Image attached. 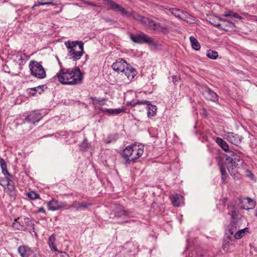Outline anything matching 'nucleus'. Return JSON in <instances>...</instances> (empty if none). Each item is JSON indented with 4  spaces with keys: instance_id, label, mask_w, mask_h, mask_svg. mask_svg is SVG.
Masks as SVG:
<instances>
[{
    "instance_id": "obj_39",
    "label": "nucleus",
    "mask_w": 257,
    "mask_h": 257,
    "mask_svg": "<svg viewBox=\"0 0 257 257\" xmlns=\"http://www.w3.org/2000/svg\"><path fill=\"white\" fill-rule=\"evenodd\" d=\"M229 245V241H227L226 242V240H224V243L223 244L222 248L224 251H228V246Z\"/></svg>"
},
{
    "instance_id": "obj_46",
    "label": "nucleus",
    "mask_w": 257,
    "mask_h": 257,
    "mask_svg": "<svg viewBox=\"0 0 257 257\" xmlns=\"http://www.w3.org/2000/svg\"><path fill=\"white\" fill-rule=\"evenodd\" d=\"M4 178H0V185L5 187V186L2 184V182L4 181Z\"/></svg>"
},
{
    "instance_id": "obj_43",
    "label": "nucleus",
    "mask_w": 257,
    "mask_h": 257,
    "mask_svg": "<svg viewBox=\"0 0 257 257\" xmlns=\"http://www.w3.org/2000/svg\"><path fill=\"white\" fill-rule=\"evenodd\" d=\"M172 77L173 78V81L174 83L178 81V80H179V77L177 76L173 75L172 76Z\"/></svg>"
},
{
    "instance_id": "obj_17",
    "label": "nucleus",
    "mask_w": 257,
    "mask_h": 257,
    "mask_svg": "<svg viewBox=\"0 0 257 257\" xmlns=\"http://www.w3.org/2000/svg\"><path fill=\"white\" fill-rule=\"evenodd\" d=\"M132 158H131L132 163L139 158L144 152V147L143 146L134 144L132 145Z\"/></svg>"
},
{
    "instance_id": "obj_18",
    "label": "nucleus",
    "mask_w": 257,
    "mask_h": 257,
    "mask_svg": "<svg viewBox=\"0 0 257 257\" xmlns=\"http://www.w3.org/2000/svg\"><path fill=\"white\" fill-rule=\"evenodd\" d=\"M225 136L229 142L236 146L240 144L242 139L241 136L232 132L226 133Z\"/></svg>"
},
{
    "instance_id": "obj_12",
    "label": "nucleus",
    "mask_w": 257,
    "mask_h": 257,
    "mask_svg": "<svg viewBox=\"0 0 257 257\" xmlns=\"http://www.w3.org/2000/svg\"><path fill=\"white\" fill-rule=\"evenodd\" d=\"M18 250L21 257H38L34 251L27 245L19 246Z\"/></svg>"
},
{
    "instance_id": "obj_50",
    "label": "nucleus",
    "mask_w": 257,
    "mask_h": 257,
    "mask_svg": "<svg viewBox=\"0 0 257 257\" xmlns=\"http://www.w3.org/2000/svg\"><path fill=\"white\" fill-rule=\"evenodd\" d=\"M36 6H35V5L33 6V7L32 8V9H35L36 8Z\"/></svg>"
},
{
    "instance_id": "obj_8",
    "label": "nucleus",
    "mask_w": 257,
    "mask_h": 257,
    "mask_svg": "<svg viewBox=\"0 0 257 257\" xmlns=\"http://www.w3.org/2000/svg\"><path fill=\"white\" fill-rule=\"evenodd\" d=\"M103 4L109 6L110 9L113 11L119 12L122 15L125 16L127 17H132V15L134 13H128L124 8L111 0H103Z\"/></svg>"
},
{
    "instance_id": "obj_55",
    "label": "nucleus",
    "mask_w": 257,
    "mask_h": 257,
    "mask_svg": "<svg viewBox=\"0 0 257 257\" xmlns=\"http://www.w3.org/2000/svg\"><path fill=\"white\" fill-rule=\"evenodd\" d=\"M49 1H51V0H49Z\"/></svg>"
},
{
    "instance_id": "obj_7",
    "label": "nucleus",
    "mask_w": 257,
    "mask_h": 257,
    "mask_svg": "<svg viewBox=\"0 0 257 257\" xmlns=\"http://www.w3.org/2000/svg\"><path fill=\"white\" fill-rule=\"evenodd\" d=\"M132 17L135 20L139 21L146 28L155 31L159 25L148 18L142 16L137 13H134Z\"/></svg>"
},
{
    "instance_id": "obj_51",
    "label": "nucleus",
    "mask_w": 257,
    "mask_h": 257,
    "mask_svg": "<svg viewBox=\"0 0 257 257\" xmlns=\"http://www.w3.org/2000/svg\"><path fill=\"white\" fill-rule=\"evenodd\" d=\"M36 6H35V5L33 6V7L32 8V9H35L36 8Z\"/></svg>"
},
{
    "instance_id": "obj_9",
    "label": "nucleus",
    "mask_w": 257,
    "mask_h": 257,
    "mask_svg": "<svg viewBox=\"0 0 257 257\" xmlns=\"http://www.w3.org/2000/svg\"><path fill=\"white\" fill-rule=\"evenodd\" d=\"M18 219H16L15 220V222H13L12 226L13 227H15V225H16V227L22 231H26L28 230V229L29 228H32L33 232H34V234L36 236H37V233L35 231L34 228V224L32 221L31 219L29 217H25L24 218V223L26 224L27 227L24 226V225H21L19 222H17Z\"/></svg>"
},
{
    "instance_id": "obj_49",
    "label": "nucleus",
    "mask_w": 257,
    "mask_h": 257,
    "mask_svg": "<svg viewBox=\"0 0 257 257\" xmlns=\"http://www.w3.org/2000/svg\"><path fill=\"white\" fill-rule=\"evenodd\" d=\"M253 176V174H250V177L252 178V177Z\"/></svg>"
},
{
    "instance_id": "obj_16",
    "label": "nucleus",
    "mask_w": 257,
    "mask_h": 257,
    "mask_svg": "<svg viewBox=\"0 0 257 257\" xmlns=\"http://www.w3.org/2000/svg\"><path fill=\"white\" fill-rule=\"evenodd\" d=\"M202 94L208 100L214 102L218 100V98L217 94L207 86H205L203 88Z\"/></svg>"
},
{
    "instance_id": "obj_30",
    "label": "nucleus",
    "mask_w": 257,
    "mask_h": 257,
    "mask_svg": "<svg viewBox=\"0 0 257 257\" xmlns=\"http://www.w3.org/2000/svg\"><path fill=\"white\" fill-rule=\"evenodd\" d=\"M207 56L210 59L215 60L218 56V52L214 50H208L206 53Z\"/></svg>"
},
{
    "instance_id": "obj_11",
    "label": "nucleus",
    "mask_w": 257,
    "mask_h": 257,
    "mask_svg": "<svg viewBox=\"0 0 257 257\" xmlns=\"http://www.w3.org/2000/svg\"><path fill=\"white\" fill-rule=\"evenodd\" d=\"M138 105H143L146 106L145 108L147 110V115L149 117H153L156 114V106L151 104L149 101L138 100L133 106H135Z\"/></svg>"
},
{
    "instance_id": "obj_33",
    "label": "nucleus",
    "mask_w": 257,
    "mask_h": 257,
    "mask_svg": "<svg viewBox=\"0 0 257 257\" xmlns=\"http://www.w3.org/2000/svg\"><path fill=\"white\" fill-rule=\"evenodd\" d=\"M27 196L31 200H34L36 199H40V195L34 191H31L27 193Z\"/></svg>"
},
{
    "instance_id": "obj_31",
    "label": "nucleus",
    "mask_w": 257,
    "mask_h": 257,
    "mask_svg": "<svg viewBox=\"0 0 257 257\" xmlns=\"http://www.w3.org/2000/svg\"><path fill=\"white\" fill-rule=\"evenodd\" d=\"M90 99L93 101V104H98L100 106L104 105L106 104V99L104 98L96 99L95 97L91 96Z\"/></svg>"
},
{
    "instance_id": "obj_6",
    "label": "nucleus",
    "mask_w": 257,
    "mask_h": 257,
    "mask_svg": "<svg viewBox=\"0 0 257 257\" xmlns=\"http://www.w3.org/2000/svg\"><path fill=\"white\" fill-rule=\"evenodd\" d=\"M239 163H242L240 157L233 151L229 152V155L226 156L225 162L228 171L231 173V170L237 167Z\"/></svg>"
},
{
    "instance_id": "obj_3",
    "label": "nucleus",
    "mask_w": 257,
    "mask_h": 257,
    "mask_svg": "<svg viewBox=\"0 0 257 257\" xmlns=\"http://www.w3.org/2000/svg\"><path fill=\"white\" fill-rule=\"evenodd\" d=\"M66 47L69 49L68 56L73 60L76 61L79 60L82 56L83 51L84 43L82 41L65 42Z\"/></svg>"
},
{
    "instance_id": "obj_44",
    "label": "nucleus",
    "mask_w": 257,
    "mask_h": 257,
    "mask_svg": "<svg viewBox=\"0 0 257 257\" xmlns=\"http://www.w3.org/2000/svg\"><path fill=\"white\" fill-rule=\"evenodd\" d=\"M38 213H45V210L43 207H40L37 211Z\"/></svg>"
},
{
    "instance_id": "obj_40",
    "label": "nucleus",
    "mask_w": 257,
    "mask_h": 257,
    "mask_svg": "<svg viewBox=\"0 0 257 257\" xmlns=\"http://www.w3.org/2000/svg\"><path fill=\"white\" fill-rule=\"evenodd\" d=\"M169 32V29L168 27L162 26V33H163L164 35H167Z\"/></svg>"
},
{
    "instance_id": "obj_25",
    "label": "nucleus",
    "mask_w": 257,
    "mask_h": 257,
    "mask_svg": "<svg viewBox=\"0 0 257 257\" xmlns=\"http://www.w3.org/2000/svg\"><path fill=\"white\" fill-rule=\"evenodd\" d=\"M99 109L102 112H107L110 113L111 114L117 115L121 112L124 111V108H115V109H107V108H103L102 107L99 108Z\"/></svg>"
},
{
    "instance_id": "obj_54",
    "label": "nucleus",
    "mask_w": 257,
    "mask_h": 257,
    "mask_svg": "<svg viewBox=\"0 0 257 257\" xmlns=\"http://www.w3.org/2000/svg\"><path fill=\"white\" fill-rule=\"evenodd\" d=\"M64 254H66V253L65 252V253H62V256H63Z\"/></svg>"
},
{
    "instance_id": "obj_47",
    "label": "nucleus",
    "mask_w": 257,
    "mask_h": 257,
    "mask_svg": "<svg viewBox=\"0 0 257 257\" xmlns=\"http://www.w3.org/2000/svg\"><path fill=\"white\" fill-rule=\"evenodd\" d=\"M28 230H29V232L30 233L33 235V233H34V232H33V230H32V228H29V229H28Z\"/></svg>"
},
{
    "instance_id": "obj_24",
    "label": "nucleus",
    "mask_w": 257,
    "mask_h": 257,
    "mask_svg": "<svg viewBox=\"0 0 257 257\" xmlns=\"http://www.w3.org/2000/svg\"><path fill=\"white\" fill-rule=\"evenodd\" d=\"M171 202L173 206L178 207L183 201V197L178 194H174L170 197Z\"/></svg>"
},
{
    "instance_id": "obj_38",
    "label": "nucleus",
    "mask_w": 257,
    "mask_h": 257,
    "mask_svg": "<svg viewBox=\"0 0 257 257\" xmlns=\"http://www.w3.org/2000/svg\"><path fill=\"white\" fill-rule=\"evenodd\" d=\"M225 152H228L229 154V152H230L231 151H229V146L227 144L226 142L223 144V145H222L220 147Z\"/></svg>"
},
{
    "instance_id": "obj_23",
    "label": "nucleus",
    "mask_w": 257,
    "mask_h": 257,
    "mask_svg": "<svg viewBox=\"0 0 257 257\" xmlns=\"http://www.w3.org/2000/svg\"><path fill=\"white\" fill-rule=\"evenodd\" d=\"M216 19H218L222 23L221 24V26L220 29L227 31L228 28L233 29L235 27L234 24L230 20H227L224 18L218 17H216Z\"/></svg>"
},
{
    "instance_id": "obj_32",
    "label": "nucleus",
    "mask_w": 257,
    "mask_h": 257,
    "mask_svg": "<svg viewBox=\"0 0 257 257\" xmlns=\"http://www.w3.org/2000/svg\"><path fill=\"white\" fill-rule=\"evenodd\" d=\"M117 139V134H111L108 135L104 140V142L106 144H109L115 141Z\"/></svg>"
},
{
    "instance_id": "obj_53",
    "label": "nucleus",
    "mask_w": 257,
    "mask_h": 257,
    "mask_svg": "<svg viewBox=\"0 0 257 257\" xmlns=\"http://www.w3.org/2000/svg\"><path fill=\"white\" fill-rule=\"evenodd\" d=\"M64 254H66V253L65 252V253H62V256H63Z\"/></svg>"
},
{
    "instance_id": "obj_37",
    "label": "nucleus",
    "mask_w": 257,
    "mask_h": 257,
    "mask_svg": "<svg viewBox=\"0 0 257 257\" xmlns=\"http://www.w3.org/2000/svg\"><path fill=\"white\" fill-rule=\"evenodd\" d=\"M56 241V236L52 234L49 238L48 244L54 243Z\"/></svg>"
},
{
    "instance_id": "obj_13",
    "label": "nucleus",
    "mask_w": 257,
    "mask_h": 257,
    "mask_svg": "<svg viewBox=\"0 0 257 257\" xmlns=\"http://www.w3.org/2000/svg\"><path fill=\"white\" fill-rule=\"evenodd\" d=\"M43 117V115L39 111L34 110L31 112L25 117L26 121L30 123L35 124L40 120Z\"/></svg>"
},
{
    "instance_id": "obj_28",
    "label": "nucleus",
    "mask_w": 257,
    "mask_h": 257,
    "mask_svg": "<svg viewBox=\"0 0 257 257\" xmlns=\"http://www.w3.org/2000/svg\"><path fill=\"white\" fill-rule=\"evenodd\" d=\"M189 39L193 49L195 50H199L201 47L197 40L193 36L190 37Z\"/></svg>"
},
{
    "instance_id": "obj_19",
    "label": "nucleus",
    "mask_w": 257,
    "mask_h": 257,
    "mask_svg": "<svg viewBox=\"0 0 257 257\" xmlns=\"http://www.w3.org/2000/svg\"><path fill=\"white\" fill-rule=\"evenodd\" d=\"M168 10L176 17L180 18L184 20H185L189 16V15L187 13L179 9L170 8L168 9Z\"/></svg>"
},
{
    "instance_id": "obj_26",
    "label": "nucleus",
    "mask_w": 257,
    "mask_h": 257,
    "mask_svg": "<svg viewBox=\"0 0 257 257\" xmlns=\"http://www.w3.org/2000/svg\"><path fill=\"white\" fill-rule=\"evenodd\" d=\"M92 205V203H87L85 202H79L77 201H75L73 203V207L75 208L76 210H79L81 209H86L88 208L90 206Z\"/></svg>"
},
{
    "instance_id": "obj_35",
    "label": "nucleus",
    "mask_w": 257,
    "mask_h": 257,
    "mask_svg": "<svg viewBox=\"0 0 257 257\" xmlns=\"http://www.w3.org/2000/svg\"><path fill=\"white\" fill-rule=\"evenodd\" d=\"M44 5H51L54 6L55 5V4L52 1H48L46 2H38V4H35V6H44Z\"/></svg>"
},
{
    "instance_id": "obj_48",
    "label": "nucleus",
    "mask_w": 257,
    "mask_h": 257,
    "mask_svg": "<svg viewBox=\"0 0 257 257\" xmlns=\"http://www.w3.org/2000/svg\"><path fill=\"white\" fill-rule=\"evenodd\" d=\"M106 21L107 22H113V21H112V20L109 19H106Z\"/></svg>"
},
{
    "instance_id": "obj_1",
    "label": "nucleus",
    "mask_w": 257,
    "mask_h": 257,
    "mask_svg": "<svg viewBox=\"0 0 257 257\" xmlns=\"http://www.w3.org/2000/svg\"><path fill=\"white\" fill-rule=\"evenodd\" d=\"M229 211L231 212V220L225 231V234L228 239L230 241L240 239L246 232L248 231V228L245 227L240 229L243 224V220L239 211L234 206L229 207Z\"/></svg>"
},
{
    "instance_id": "obj_29",
    "label": "nucleus",
    "mask_w": 257,
    "mask_h": 257,
    "mask_svg": "<svg viewBox=\"0 0 257 257\" xmlns=\"http://www.w3.org/2000/svg\"><path fill=\"white\" fill-rule=\"evenodd\" d=\"M45 86V85H41L37 87L30 88V90L31 91H34V92H31L30 91V93L32 95H35L36 92H38L39 94H41L44 91V88Z\"/></svg>"
},
{
    "instance_id": "obj_22",
    "label": "nucleus",
    "mask_w": 257,
    "mask_h": 257,
    "mask_svg": "<svg viewBox=\"0 0 257 257\" xmlns=\"http://www.w3.org/2000/svg\"><path fill=\"white\" fill-rule=\"evenodd\" d=\"M137 73L136 70L133 68L129 64L122 72V74L127 77L128 80H132L137 75Z\"/></svg>"
},
{
    "instance_id": "obj_2",
    "label": "nucleus",
    "mask_w": 257,
    "mask_h": 257,
    "mask_svg": "<svg viewBox=\"0 0 257 257\" xmlns=\"http://www.w3.org/2000/svg\"><path fill=\"white\" fill-rule=\"evenodd\" d=\"M59 64L61 69L56 74L58 81L62 84L75 85L81 83L83 79V75L80 69L78 67L73 69L65 68L61 66V62L58 58Z\"/></svg>"
},
{
    "instance_id": "obj_45",
    "label": "nucleus",
    "mask_w": 257,
    "mask_h": 257,
    "mask_svg": "<svg viewBox=\"0 0 257 257\" xmlns=\"http://www.w3.org/2000/svg\"><path fill=\"white\" fill-rule=\"evenodd\" d=\"M127 214H126V211L124 210H122L121 209L120 211V213H119V215H126Z\"/></svg>"
},
{
    "instance_id": "obj_20",
    "label": "nucleus",
    "mask_w": 257,
    "mask_h": 257,
    "mask_svg": "<svg viewBox=\"0 0 257 257\" xmlns=\"http://www.w3.org/2000/svg\"><path fill=\"white\" fill-rule=\"evenodd\" d=\"M132 145L126 147L122 152V157L125 160V164L132 163L131 158H132Z\"/></svg>"
},
{
    "instance_id": "obj_21",
    "label": "nucleus",
    "mask_w": 257,
    "mask_h": 257,
    "mask_svg": "<svg viewBox=\"0 0 257 257\" xmlns=\"http://www.w3.org/2000/svg\"><path fill=\"white\" fill-rule=\"evenodd\" d=\"M47 206L49 210L55 211L64 207L65 206V204L64 203L59 202L57 200L53 199L48 202Z\"/></svg>"
},
{
    "instance_id": "obj_27",
    "label": "nucleus",
    "mask_w": 257,
    "mask_h": 257,
    "mask_svg": "<svg viewBox=\"0 0 257 257\" xmlns=\"http://www.w3.org/2000/svg\"><path fill=\"white\" fill-rule=\"evenodd\" d=\"M218 164L219 166L220 171L221 173L222 183L225 184L226 183V179L227 178V173L225 168L221 164L220 161H218Z\"/></svg>"
},
{
    "instance_id": "obj_14",
    "label": "nucleus",
    "mask_w": 257,
    "mask_h": 257,
    "mask_svg": "<svg viewBox=\"0 0 257 257\" xmlns=\"http://www.w3.org/2000/svg\"><path fill=\"white\" fill-rule=\"evenodd\" d=\"M239 204L240 208L249 210L255 207V202L248 197L241 198L239 199Z\"/></svg>"
},
{
    "instance_id": "obj_52",
    "label": "nucleus",
    "mask_w": 257,
    "mask_h": 257,
    "mask_svg": "<svg viewBox=\"0 0 257 257\" xmlns=\"http://www.w3.org/2000/svg\"><path fill=\"white\" fill-rule=\"evenodd\" d=\"M36 6H35V5L33 6V7L32 8V9H35L36 8Z\"/></svg>"
},
{
    "instance_id": "obj_36",
    "label": "nucleus",
    "mask_w": 257,
    "mask_h": 257,
    "mask_svg": "<svg viewBox=\"0 0 257 257\" xmlns=\"http://www.w3.org/2000/svg\"><path fill=\"white\" fill-rule=\"evenodd\" d=\"M49 247L51 248L52 250H53L54 251H57L58 252H59L60 253H65V252L59 251L57 249L56 245H55V243H51L49 244Z\"/></svg>"
},
{
    "instance_id": "obj_10",
    "label": "nucleus",
    "mask_w": 257,
    "mask_h": 257,
    "mask_svg": "<svg viewBox=\"0 0 257 257\" xmlns=\"http://www.w3.org/2000/svg\"><path fill=\"white\" fill-rule=\"evenodd\" d=\"M130 38L136 43L142 44L145 43L149 44L155 45L153 40L144 33H141L136 35L131 34Z\"/></svg>"
},
{
    "instance_id": "obj_4",
    "label": "nucleus",
    "mask_w": 257,
    "mask_h": 257,
    "mask_svg": "<svg viewBox=\"0 0 257 257\" xmlns=\"http://www.w3.org/2000/svg\"><path fill=\"white\" fill-rule=\"evenodd\" d=\"M0 166L2 173L5 176V179L7 182V192L11 198H15L17 195L16 189L14 184L11 183V182H12V175L8 172L5 160L2 158H0Z\"/></svg>"
},
{
    "instance_id": "obj_15",
    "label": "nucleus",
    "mask_w": 257,
    "mask_h": 257,
    "mask_svg": "<svg viewBox=\"0 0 257 257\" xmlns=\"http://www.w3.org/2000/svg\"><path fill=\"white\" fill-rule=\"evenodd\" d=\"M128 64L123 59H118L112 64L111 67L115 71L122 73Z\"/></svg>"
},
{
    "instance_id": "obj_41",
    "label": "nucleus",
    "mask_w": 257,
    "mask_h": 257,
    "mask_svg": "<svg viewBox=\"0 0 257 257\" xmlns=\"http://www.w3.org/2000/svg\"><path fill=\"white\" fill-rule=\"evenodd\" d=\"M216 142L221 147L225 143V141L221 138L217 137L216 139Z\"/></svg>"
},
{
    "instance_id": "obj_5",
    "label": "nucleus",
    "mask_w": 257,
    "mask_h": 257,
    "mask_svg": "<svg viewBox=\"0 0 257 257\" xmlns=\"http://www.w3.org/2000/svg\"><path fill=\"white\" fill-rule=\"evenodd\" d=\"M29 67L31 75L38 79H42L46 77V71L40 62L35 60L30 61Z\"/></svg>"
},
{
    "instance_id": "obj_42",
    "label": "nucleus",
    "mask_w": 257,
    "mask_h": 257,
    "mask_svg": "<svg viewBox=\"0 0 257 257\" xmlns=\"http://www.w3.org/2000/svg\"><path fill=\"white\" fill-rule=\"evenodd\" d=\"M210 23L211 25H212L213 26L219 28V29H221V24L217 23L215 22V21H213V22H210Z\"/></svg>"
},
{
    "instance_id": "obj_34",
    "label": "nucleus",
    "mask_w": 257,
    "mask_h": 257,
    "mask_svg": "<svg viewBox=\"0 0 257 257\" xmlns=\"http://www.w3.org/2000/svg\"><path fill=\"white\" fill-rule=\"evenodd\" d=\"M223 16L224 17H231L238 18L239 19H241V17L240 16H239V15H238L236 13H234L233 12L230 11L225 12L223 14Z\"/></svg>"
}]
</instances>
